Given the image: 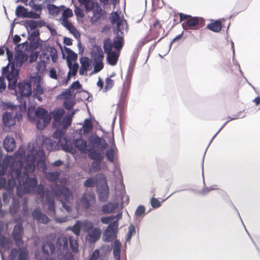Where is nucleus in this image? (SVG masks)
Here are the masks:
<instances>
[{
  "label": "nucleus",
  "mask_w": 260,
  "mask_h": 260,
  "mask_svg": "<svg viewBox=\"0 0 260 260\" xmlns=\"http://www.w3.org/2000/svg\"><path fill=\"white\" fill-rule=\"evenodd\" d=\"M64 50L67 54V64L72 63L73 61H76L78 58V54L73 51L72 49L64 46Z\"/></svg>",
  "instance_id": "nucleus-29"
},
{
  "label": "nucleus",
  "mask_w": 260,
  "mask_h": 260,
  "mask_svg": "<svg viewBox=\"0 0 260 260\" xmlns=\"http://www.w3.org/2000/svg\"><path fill=\"white\" fill-rule=\"evenodd\" d=\"M80 62L81 63V66L85 68H86L88 70H90L91 69V66L92 63V60L90 58L87 57H81L80 58Z\"/></svg>",
  "instance_id": "nucleus-44"
},
{
  "label": "nucleus",
  "mask_w": 260,
  "mask_h": 260,
  "mask_svg": "<svg viewBox=\"0 0 260 260\" xmlns=\"http://www.w3.org/2000/svg\"><path fill=\"white\" fill-rule=\"evenodd\" d=\"M118 225L119 222L117 221V220H115L108 225L105 231L108 232L109 233L117 235L118 230Z\"/></svg>",
  "instance_id": "nucleus-38"
},
{
  "label": "nucleus",
  "mask_w": 260,
  "mask_h": 260,
  "mask_svg": "<svg viewBox=\"0 0 260 260\" xmlns=\"http://www.w3.org/2000/svg\"><path fill=\"white\" fill-rule=\"evenodd\" d=\"M222 27L221 22L219 20L209 23L206 26L208 29L215 32H219L221 30Z\"/></svg>",
  "instance_id": "nucleus-34"
},
{
  "label": "nucleus",
  "mask_w": 260,
  "mask_h": 260,
  "mask_svg": "<svg viewBox=\"0 0 260 260\" xmlns=\"http://www.w3.org/2000/svg\"><path fill=\"white\" fill-rule=\"evenodd\" d=\"M68 241L67 238L63 237L57 240L56 245L59 248H60L61 246H62L63 250H66L68 249Z\"/></svg>",
  "instance_id": "nucleus-43"
},
{
  "label": "nucleus",
  "mask_w": 260,
  "mask_h": 260,
  "mask_svg": "<svg viewBox=\"0 0 260 260\" xmlns=\"http://www.w3.org/2000/svg\"><path fill=\"white\" fill-rule=\"evenodd\" d=\"M101 151V150L94 149V148H88L87 152L88 157L93 160L103 161L104 155L103 153Z\"/></svg>",
  "instance_id": "nucleus-18"
},
{
  "label": "nucleus",
  "mask_w": 260,
  "mask_h": 260,
  "mask_svg": "<svg viewBox=\"0 0 260 260\" xmlns=\"http://www.w3.org/2000/svg\"><path fill=\"white\" fill-rule=\"evenodd\" d=\"M24 229L22 224H16L12 233L13 239L17 245L23 244L22 236L23 234Z\"/></svg>",
  "instance_id": "nucleus-11"
},
{
  "label": "nucleus",
  "mask_w": 260,
  "mask_h": 260,
  "mask_svg": "<svg viewBox=\"0 0 260 260\" xmlns=\"http://www.w3.org/2000/svg\"><path fill=\"white\" fill-rule=\"evenodd\" d=\"M12 164L10 165L9 160L8 158H5L2 161V158L0 157V176L5 174L8 166H10Z\"/></svg>",
  "instance_id": "nucleus-36"
},
{
  "label": "nucleus",
  "mask_w": 260,
  "mask_h": 260,
  "mask_svg": "<svg viewBox=\"0 0 260 260\" xmlns=\"http://www.w3.org/2000/svg\"><path fill=\"white\" fill-rule=\"evenodd\" d=\"M136 233V227L134 225L131 224L128 228V232L126 236V241H129L132 236Z\"/></svg>",
  "instance_id": "nucleus-57"
},
{
  "label": "nucleus",
  "mask_w": 260,
  "mask_h": 260,
  "mask_svg": "<svg viewBox=\"0 0 260 260\" xmlns=\"http://www.w3.org/2000/svg\"><path fill=\"white\" fill-rule=\"evenodd\" d=\"M72 96L71 89L69 88L66 89L65 90L61 92V93L58 95L59 97H60L63 99H69Z\"/></svg>",
  "instance_id": "nucleus-62"
},
{
  "label": "nucleus",
  "mask_w": 260,
  "mask_h": 260,
  "mask_svg": "<svg viewBox=\"0 0 260 260\" xmlns=\"http://www.w3.org/2000/svg\"><path fill=\"white\" fill-rule=\"evenodd\" d=\"M5 229L4 222L0 220V247L8 250L12 246V241L7 239L6 237L2 235Z\"/></svg>",
  "instance_id": "nucleus-12"
},
{
  "label": "nucleus",
  "mask_w": 260,
  "mask_h": 260,
  "mask_svg": "<svg viewBox=\"0 0 260 260\" xmlns=\"http://www.w3.org/2000/svg\"><path fill=\"white\" fill-rule=\"evenodd\" d=\"M19 179V185H23L25 188L34 189L38 185V180L36 177H29V175L24 172L21 173V179Z\"/></svg>",
  "instance_id": "nucleus-6"
},
{
  "label": "nucleus",
  "mask_w": 260,
  "mask_h": 260,
  "mask_svg": "<svg viewBox=\"0 0 260 260\" xmlns=\"http://www.w3.org/2000/svg\"><path fill=\"white\" fill-rule=\"evenodd\" d=\"M135 62H134L132 60H130V63L129 64L128 69L127 72V75H126V81L128 83L131 82V77L132 76L133 70L134 68V67L135 66Z\"/></svg>",
  "instance_id": "nucleus-54"
},
{
  "label": "nucleus",
  "mask_w": 260,
  "mask_h": 260,
  "mask_svg": "<svg viewBox=\"0 0 260 260\" xmlns=\"http://www.w3.org/2000/svg\"><path fill=\"white\" fill-rule=\"evenodd\" d=\"M116 237L117 235L109 233V232L105 231L103 233L102 239L105 242H110L114 240Z\"/></svg>",
  "instance_id": "nucleus-48"
},
{
  "label": "nucleus",
  "mask_w": 260,
  "mask_h": 260,
  "mask_svg": "<svg viewBox=\"0 0 260 260\" xmlns=\"http://www.w3.org/2000/svg\"><path fill=\"white\" fill-rule=\"evenodd\" d=\"M93 16L91 17V20L92 22H98L103 16L104 12L98 3L94 8L92 9Z\"/></svg>",
  "instance_id": "nucleus-24"
},
{
  "label": "nucleus",
  "mask_w": 260,
  "mask_h": 260,
  "mask_svg": "<svg viewBox=\"0 0 260 260\" xmlns=\"http://www.w3.org/2000/svg\"><path fill=\"white\" fill-rule=\"evenodd\" d=\"M110 22L112 24L117 23L118 21L122 20L120 19V16L118 14L117 12H114L111 14V16L110 18Z\"/></svg>",
  "instance_id": "nucleus-64"
},
{
  "label": "nucleus",
  "mask_w": 260,
  "mask_h": 260,
  "mask_svg": "<svg viewBox=\"0 0 260 260\" xmlns=\"http://www.w3.org/2000/svg\"><path fill=\"white\" fill-rule=\"evenodd\" d=\"M36 21L34 20H26L25 21L24 26L27 28L29 27L30 30H35L37 28V25L36 24Z\"/></svg>",
  "instance_id": "nucleus-60"
},
{
  "label": "nucleus",
  "mask_w": 260,
  "mask_h": 260,
  "mask_svg": "<svg viewBox=\"0 0 260 260\" xmlns=\"http://www.w3.org/2000/svg\"><path fill=\"white\" fill-rule=\"evenodd\" d=\"M75 114V112H72L71 114H67L59 123L58 127H60L64 130L67 131L68 127L70 126L72 123V117ZM58 127V126L57 127Z\"/></svg>",
  "instance_id": "nucleus-27"
},
{
  "label": "nucleus",
  "mask_w": 260,
  "mask_h": 260,
  "mask_svg": "<svg viewBox=\"0 0 260 260\" xmlns=\"http://www.w3.org/2000/svg\"><path fill=\"white\" fill-rule=\"evenodd\" d=\"M69 69V71L71 76H75L76 75L79 68V64L77 62H75L73 64L72 63L67 64Z\"/></svg>",
  "instance_id": "nucleus-49"
},
{
  "label": "nucleus",
  "mask_w": 260,
  "mask_h": 260,
  "mask_svg": "<svg viewBox=\"0 0 260 260\" xmlns=\"http://www.w3.org/2000/svg\"><path fill=\"white\" fill-rule=\"evenodd\" d=\"M28 49H29V45L27 41L21 44H17L15 47L16 52H23L27 51Z\"/></svg>",
  "instance_id": "nucleus-40"
},
{
  "label": "nucleus",
  "mask_w": 260,
  "mask_h": 260,
  "mask_svg": "<svg viewBox=\"0 0 260 260\" xmlns=\"http://www.w3.org/2000/svg\"><path fill=\"white\" fill-rule=\"evenodd\" d=\"M93 128L92 121L90 119L86 118L84 120V123L82 126L83 133L85 135L90 133Z\"/></svg>",
  "instance_id": "nucleus-39"
},
{
  "label": "nucleus",
  "mask_w": 260,
  "mask_h": 260,
  "mask_svg": "<svg viewBox=\"0 0 260 260\" xmlns=\"http://www.w3.org/2000/svg\"><path fill=\"white\" fill-rule=\"evenodd\" d=\"M114 148H110L108 149L105 152V156L108 160L111 162L114 161Z\"/></svg>",
  "instance_id": "nucleus-61"
},
{
  "label": "nucleus",
  "mask_w": 260,
  "mask_h": 260,
  "mask_svg": "<svg viewBox=\"0 0 260 260\" xmlns=\"http://www.w3.org/2000/svg\"><path fill=\"white\" fill-rule=\"evenodd\" d=\"M122 244L119 240L116 239L112 246L113 255L115 258H120Z\"/></svg>",
  "instance_id": "nucleus-32"
},
{
  "label": "nucleus",
  "mask_w": 260,
  "mask_h": 260,
  "mask_svg": "<svg viewBox=\"0 0 260 260\" xmlns=\"http://www.w3.org/2000/svg\"><path fill=\"white\" fill-rule=\"evenodd\" d=\"M79 223L80 224L82 230L84 232H88L89 231L93 229V223L89 220H84L81 221H79Z\"/></svg>",
  "instance_id": "nucleus-37"
},
{
  "label": "nucleus",
  "mask_w": 260,
  "mask_h": 260,
  "mask_svg": "<svg viewBox=\"0 0 260 260\" xmlns=\"http://www.w3.org/2000/svg\"><path fill=\"white\" fill-rule=\"evenodd\" d=\"M42 249L44 254L49 255L52 254L54 253L55 248L53 242L46 241L43 243Z\"/></svg>",
  "instance_id": "nucleus-26"
},
{
  "label": "nucleus",
  "mask_w": 260,
  "mask_h": 260,
  "mask_svg": "<svg viewBox=\"0 0 260 260\" xmlns=\"http://www.w3.org/2000/svg\"><path fill=\"white\" fill-rule=\"evenodd\" d=\"M46 202L47 205L48 211L49 213H55V200L54 197L51 195L50 191L46 192Z\"/></svg>",
  "instance_id": "nucleus-20"
},
{
  "label": "nucleus",
  "mask_w": 260,
  "mask_h": 260,
  "mask_svg": "<svg viewBox=\"0 0 260 260\" xmlns=\"http://www.w3.org/2000/svg\"><path fill=\"white\" fill-rule=\"evenodd\" d=\"M27 58V55L24 52H16L14 56V63L17 67H21Z\"/></svg>",
  "instance_id": "nucleus-28"
},
{
  "label": "nucleus",
  "mask_w": 260,
  "mask_h": 260,
  "mask_svg": "<svg viewBox=\"0 0 260 260\" xmlns=\"http://www.w3.org/2000/svg\"><path fill=\"white\" fill-rule=\"evenodd\" d=\"M205 20L201 17L192 16L182 23V27L185 30H196L203 27Z\"/></svg>",
  "instance_id": "nucleus-4"
},
{
  "label": "nucleus",
  "mask_w": 260,
  "mask_h": 260,
  "mask_svg": "<svg viewBox=\"0 0 260 260\" xmlns=\"http://www.w3.org/2000/svg\"><path fill=\"white\" fill-rule=\"evenodd\" d=\"M94 198V195L91 193L85 192L80 200L81 205L85 209H88L90 207V201Z\"/></svg>",
  "instance_id": "nucleus-23"
},
{
  "label": "nucleus",
  "mask_w": 260,
  "mask_h": 260,
  "mask_svg": "<svg viewBox=\"0 0 260 260\" xmlns=\"http://www.w3.org/2000/svg\"><path fill=\"white\" fill-rule=\"evenodd\" d=\"M42 145H44L49 151H55L60 148L66 152L76 153V150L73 147L71 139L68 137L58 139V142L47 137H43Z\"/></svg>",
  "instance_id": "nucleus-1"
},
{
  "label": "nucleus",
  "mask_w": 260,
  "mask_h": 260,
  "mask_svg": "<svg viewBox=\"0 0 260 260\" xmlns=\"http://www.w3.org/2000/svg\"><path fill=\"white\" fill-rule=\"evenodd\" d=\"M20 208V202L19 199L14 197L12 198V203L9 207L10 214L14 216L17 214Z\"/></svg>",
  "instance_id": "nucleus-30"
},
{
  "label": "nucleus",
  "mask_w": 260,
  "mask_h": 260,
  "mask_svg": "<svg viewBox=\"0 0 260 260\" xmlns=\"http://www.w3.org/2000/svg\"><path fill=\"white\" fill-rule=\"evenodd\" d=\"M36 86L34 88L33 95H37V94H42L44 93V89L42 87L40 82L37 80L35 82Z\"/></svg>",
  "instance_id": "nucleus-56"
},
{
  "label": "nucleus",
  "mask_w": 260,
  "mask_h": 260,
  "mask_svg": "<svg viewBox=\"0 0 260 260\" xmlns=\"http://www.w3.org/2000/svg\"><path fill=\"white\" fill-rule=\"evenodd\" d=\"M49 191L48 190H45L43 185L39 184L37 185L36 189V192L39 194L41 198L43 199L46 197V192Z\"/></svg>",
  "instance_id": "nucleus-59"
},
{
  "label": "nucleus",
  "mask_w": 260,
  "mask_h": 260,
  "mask_svg": "<svg viewBox=\"0 0 260 260\" xmlns=\"http://www.w3.org/2000/svg\"><path fill=\"white\" fill-rule=\"evenodd\" d=\"M95 49L92 50L90 52V55L93 62H101L103 61L104 55L103 50L99 45L93 46Z\"/></svg>",
  "instance_id": "nucleus-17"
},
{
  "label": "nucleus",
  "mask_w": 260,
  "mask_h": 260,
  "mask_svg": "<svg viewBox=\"0 0 260 260\" xmlns=\"http://www.w3.org/2000/svg\"><path fill=\"white\" fill-rule=\"evenodd\" d=\"M82 4L84 5L86 11L89 12L92 10L96 5V3L93 2L92 0H85Z\"/></svg>",
  "instance_id": "nucleus-58"
},
{
  "label": "nucleus",
  "mask_w": 260,
  "mask_h": 260,
  "mask_svg": "<svg viewBox=\"0 0 260 260\" xmlns=\"http://www.w3.org/2000/svg\"><path fill=\"white\" fill-rule=\"evenodd\" d=\"M34 119L36 120V127L42 130L46 127L51 120L50 114L42 107H38L34 111Z\"/></svg>",
  "instance_id": "nucleus-3"
},
{
  "label": "nucleus",
  "mask_w": 260,
  "mask_h": 260,
  "mask_svg": "<svg viewBox=\"0 0 260 260\" xmlns=\"http://www.w3.org/2000/svg\"><path fill=\"white\" fill-rule=\"evenodd\" d=\"M3 147L8 152L13 151L16 148L15 139L9 136H6L4 140Z\"/></svg>",
  "instance_id": "nucleus-19"
},
{
  "label": "nucleus",
  "mask_w": 260,
  "mask_h": 260,
  "mask_svg": "<svg viewBox=\"0 0 260 260\" xmlns=\"http://www.w3.org/2000/svg\"><path fill=\"white\" fill-rule=\"evenodd\" d=\"M135 62H134L132 60H130V63L129 64L128 69L127 72V75H126V81L128 83L131 82V77L132 76L133 70L134 68V67L135 66Z\"/></svg>",
  "instance_id": "nucleus-53"
},
{
  "label": "nucleus",
  "mask_w": 260,
  "mask_h": 260,
  "mask_svg": "<svg viewBox=\"0 0 260 260\" xmlns=\"http://www.w3.org/2000/svg\"><path fill=\"white\" fill-rule=\"evenodd\" d=\"M124 23H126V22L124 20H119L117 22L116 24V26L115 28L113 29V34L115 32H118V35H123V31L124 24Z\"/></svg>",
  "instance_id": "nucleus-45"
},
{
  "label": "nucleus",
  "mask_w": 260,
  "mask_h": 260,
  "mask_svg": "<svg viewBox=\"0 0 260 260\" xmlns=\"http://www.w3.org/2000/svg\"><path fill=\"white\" fill-rule=\"evenodd\" d=\"M47 8L49 13L51 15H58L60 12L59 7L54 4H48L47 6Z\"/></svg>",
  "instance_id": "nucleus-46"
},
{
  "label": "nucleus",
  "mask_w": 260,
  "mask_h": 260,
  "mask_svg": "<svg viewBox=\"0 0 260 260\" xmlns=\"http://www.w3.org/2000/svg\"><path fill=\"white\" fill-rule=\"evenodd\" d=\"M40 31L39 29L34 30L28 35V39L29 41V49L34 51L39 47L41 42H42L40 37Z\"/></svg>",
  "instance_id": "nucleus-8"
},
{
  "label": "nucleus",
  "mask_w": 260,
  "mask_h": 260,
  "mask_svg": "<svg viewBox=\"0 0 260 260\" xmlns=\"http://www.w3.org/2000/svg\"><path fill=\"white\" fill-rule=\"evenodd\" d=\"M18 250V260H27L28 253L27 250L24 247H19Z\"/></svg>",
  "instance_id": "nucleus-50"
},
{
  "label": "nucleus",
  "mask_w": 260,
  "mask_h": 260,
  "mask_svg": "<svg viewBox=\"0 0 260 260\" xmlns=\"http://www.w3.org/2000/svg\"><path fill=\"white\" fill-rule=\"evenodd\" d=\"M23 168V162L21 160H17L14 162L10 166V171L9 172V176L7 181V189L8 190L11 191L18 182L19 185V179H21V170Z\"/></svg>",
  "instance_id": "nucleus-2"
},
{
  "label": "nucleus",
  "mask_w": 260,
  "mask_h": 260,
  "mask_svg": "<svg viewBox=\"0 0 260 260\" xmlns=\"http://www.w3.org/2000/svg\"><path fill=\"white\" fill-rule=\"evenodd\" d=\"M113 47V44L110 39L108 38L104 40L103 48L106 54L113 52V51H112Z\"/></svg>",
  "instance_id": "nucleus-42"
},
{
  "label": "nucleus",
  "mask_w": 260,
  "mask_h": 260,
  "mask_svg": "<svg viewBox=\"0 0 260 260\" xmlns=\"http://www.w3.org/2000/svg\"><path fill=\"white\" fill-rule=\"evenodd\" d=\"M73 145V147L76 150L79 151L82 154H86L88 152V147L87 141L81 138L74 139L73 141L71 140Z\"/></svg>",
  "instance_id": "nucleus-9"
},
{
  "label": "nucleus",
  "mask_w": 260,
  "mask_h": 260,
  "mask_svg": "<svg viewBox=\"0 0 260 260\" xmlns=\"http://www.w3.org/2000/svg\"><path fill=\"white\" fill-rule=\"evenodd\" d=\"M64 113V110L61 108L55 109L50 113L51 118L52 117L53 118L52 122V126L53 127L58 126L59 123Z\"/></svg>",
  "instance_id": "nucleus-15"
},
{
  "label": "nucleus",
  "mask_w": 260,
  "mask_h": 260,
  "mask_svg": "<svg viewBox=\"0 0 260 260\" xmlns=\"http://www.w3.org/2000/svg\"><path fill=\"white\" fill-rule=\"evenodd\" d=\"M69 242L72 251L73 252H77L78 251V244L77 241L70 236L69 237Z\"/></svg>",
  "instance_id": "nucleus-52"
},
{
  "label": "nucleus",
  "mask_w": 260,
  "mask_h": 260,
  "mask_svg": "<svg viewBox=\"0 0 260 260\" xmlns=\"http://www.w3.org/2000/svg\"><path fill=\"white\" fill-rule=\"evenodd\" d=\"M56 128V131L53 134V137L55 139H61L63 138L62 137L64 134L66 133V131L64 130L63 128L60 127H55Z\"/></svg>",
  "instance_id": "nucleus-55"
},
{
  "label": "nucleus",
  "mask_w": 260,
  "mask_h": 260,
  "mask_svg": "<svg viewBox=\"0 0 260 260\" xmlns=\"http://www.w3.org/2000/svg\"><path fill=\"white\" fill-rule=\"evenodd\" d=\"M118 203L109 202L102 207V211L104 214H109L114 212L118 207Z\"/></svg>",
  "instance_id": "nucleus-31"
},
{
  "label": "nucleus",
  "mask_w": 260,
  "mask_h": 260,
  "mask_svg": "<svg viewBox=\"0 0 260 260\" xmlns=\"http://www.w3.org/2000/svg\"><path fill=\"white\" fill-rule=\"evenodd\" d=\"M19 74V70L15 68V64L13 63L11 67V71L10 73L7 75L6 78L8 81L14 80H18Z\"/></svg>",
  "instance_id": "nucleus-33"
},
{
  "label": "nucleus",
  "mask_w": 260,
  "mask_h": 260,
  "mask_svg": "<svg viewBox=\"0 0 260 260\" xmlns=\"http://www.w3.org/2000/svg\"><path fill=\"white\" fill-rule=\"evenodd\" d=\"M31 215L32 218L36 220L38 222L47 224L49 221L48 217L38 209H34Z\"/></svg>",
  "instance_id": "nucleus-16"
},
{
  "label": "nucleus",
  "mask_w": 260,
  "mask_h": 260,
  "mask_svg": "<svg viewBox=\"0 0 260 260\" xmlns=\"http://www.w3.org/2000/svg\"><path fill=\"white\" fill-rule=\"evenodd\" d=\"M2 121L4 126L10 127L16 123L15 119H13L12 114L6 111L2 115Z\"/></svg>",
  "instance_id": "nucleus-22"
},
{
  "label": "nucleus",
  "mask_w": 260,
  "mask_h": 260,
  "mask_svg": "<svg viewBox=\"0 0 260 260\" xmlns=\"http://www.w3.org/2000/svg\"><path fill=\"white\" fill-rule=\"evenodd\" d=\"M88 242L90 243H95L100 238L101 231L100 229L95 228L87 232Z\"/></svg>",
  "instance_id": "nucleus-21"
},
{
  "label": "nucleus",
  "mask_w": 260,
  "mask_h": 260,
  "mask_svg": "<svg viewBox=\"0 0 260 260\" xmlns=\"http://www.w3.org/2000/svg\"><path fill=\"white\" fill-rule=\"evenodd\" d=\"M115 36L113 38L112 42L113 48L116 50H120L124 44V38L123 35H118V32H116L114 34Z\"/></svg>",
  "instance_id": "nucleus-25"
},
{
  "label": "nucleus",
  "mask_w": 260,
  "mask_h": 260,
  "mask_svg": "<svg viewBox=\"0 0 260 260\" xmlns=\"http://www.w3.org/2000/svg\"><path fill=\"white\" fill-rule=\"evenodd\" d=\"M18 93L19 95L17 97L21 99V97H29L32 93L31 83L26 80L22 82H19L17 84Z\"/></svg>",
  "instance_id": "nucleus-7"
},
{
  "label": "nucleus",
  "mask_w": 260,
  "mask_h": 260,
  "mask_svg": "<svg viewBox=\"0 0 260 260\" xmlns=\"http://www.w3.org/2000/svg\"><path fill=\"white\" fill-rule=\"evenodd\" d=\"M98 184V179L95 177L87 178L84 182V186L86 187H92Z\"/></svg>",
  "instance_id": "nucleus-47"
},
{
  "label": "nucleus",
  "mask_w": 260,
  "mask_h": 260,
  "mask_svg": "<svg viewBox=\"0 0 260 260\" xmlns=\"http://www.w3.org/2000/svg\"><path fill=\"white\" fill-rule=\"evenodd\" d=\"M49 52L50 53L49 56L51 57L52 62H55L58 58L57 50L54 47L52 46L50 48Z\"/></svg>",
  "instance_id": "nucleus-63"
},
{
  "label": "nucleus",
  "mask_w": 260,
  "mask_h": 260,
  "mask_svg": "<svg viewBox=\"0 0 260 260\" xmlns=\"http://www.w3.org/2000/svg\"><path fill=\"white\" fill-rule=\"evenodd\" d=\"M28 9L24 7L19 5L16 7L15 14L18 17L26 18L25 16L27 14Z\"/></svg>",
  "instance_id": "nucleus-41"
},
{
  "label": "nucleus",
  "mask_w": 260,
  "mask_h": 260,
  "mask_svg": "<svg viewBox=\"0 0 260 260\" xmlns=\"http://www.w3.org/2000/svg\"><path fill=\"white\" fill-rule=\"evenodd\" d=\"M59 175L56 172H48L46 174V178L49 181L55 182L58 179Z\"/></svg>",
  "instance_id": "nucleus-51"
},
{
  "label": "nucleus",
  "mask_w": 260,
  "mask_h": 260,
  "mask_svg": "<svg viewBox=\"0 0 260 260\" xmlns=\"http://www.w3.org/2000/svg\"><path fill=\"white\" fill-rule=\"evenodd\" d=\"M37 165L39 170L45 171L47 169L46 164V155L44 150L39 149L36 152Z\"/></svg>",
  "instance_id": "nucleus-14"
},
{
  "label": "nucleus",
  "mask_w": 260,
  "mask_h": 260,
  "mask_svg": "<svg viewBox=\"0 0 260 260\" xmlns=\"http://www.w3.org/2000/svg\"><path fill=\"white\" fill-rule=\"evenodd\" d=\"M88 141L89 148H94L103 151L108 147V145L106 140L95 134L90 135L88 138Z\"/></svg>",
  "instance_id": "nucleus-5"
},
{
  "label": "nucleus",
  "mask_w": 260,
  "mask_h": 260,
  "mask_svg": "<svg viewBox=\"0 0 260 260\" xmlns=\"http://www.w3.org/2000/svg\"><path fill=\"white\" fill-rule=\"evenodd\" d=\"M109 186L105 181L98 186L97 194L100 201L105 202L107 200L109 196Z\"/></svg>",
  "instance_id": "nucleus-13"
},
{
  "label": "nucleus",
  "mask_w": 260,
  "mask_h": 260,
  "mask_svg": "<svg viewBox=\"0 0 260 260\" xmlns=\"http://www.w3.org/2000/svg\"><path fill=\"white\" fill-rule=\"evenodd\" d=\"M51 188L55 196H63L67 198L71 195V192L68 187L66 186H60L57 183L52 184Z\"/></svg>",
  "instance_id": "nucleus-10"
},
{
  "label": "nucleus",
  "mask_w": 260,
  "mask_h": 260,
  "mask_svg": "<svg viewBox=\"0 0 260 260\" xmlns=\"http://www.w3.org/2000/svg\"><path fill=\"white\" fill-rule=\"evenodd\" d=\"M106 54L108 63L112 66L116 65L118 59L119 54L115 51H113Z\"/></svg>",
  "instance_id": "nucleus-35"
}]
</instances>
